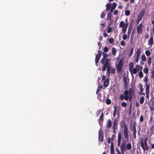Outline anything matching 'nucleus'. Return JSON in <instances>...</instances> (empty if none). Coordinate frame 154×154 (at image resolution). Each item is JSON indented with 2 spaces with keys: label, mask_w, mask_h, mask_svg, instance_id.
I'll list each match as a JSON object with an SVG mask.
<instances>
[{
  "label": "nucleus",
  "mask_w": 154,
  "mask_h": 154,
  "mask_svg": "<svg viewBox=\"0 0 154 154\" xmlns=\"http://www.w3.org/2000/svg\"><path fill=\"white\" fill-rule=\"evenodd\" d=\"M134 91L132 88H129V91L125 90L124 92V94L125 96L122 94H121L120 96V99L122 100H123L124 99L127 100L129 99V96L128 95L134 94Z\"/></svg>",
  "instance_id": "nucleus-1"
},
{
  "label": "nucleus",
  "mask_w": 154,
  "mask_h": 154,
  "mask_svg": "<svg viewBox=\"0 0 154 154\" xmlns=\"http://www.w3.org/2000/svg\"><path fill=\"white\" fill-rule=\"evenodd\" d=\"M120 125L122 128H123V135L125 138L128 139L129 138L128 134L129 131L128 127L126 124V122L125 119L122 120L120 122Z\"/></svg>",
  "instance_id": "nucleus-2"
},
{
  "label": "nucleus",
  "mask_w": 154,
  "mask_h": 154,
  "mask_svg": "<svg viewBox=\"0 0 154 154\" xmlns=\"http://www.w3.org/2000/svg\"><path fill=\"white\" fill-rule=\"evenodd\" d=\"M123 66V60L121 59L119 61L118 63L116 65V67L117 69V72L119 73L122 70Z\"/></svg>",
  "instance_id": "nucleus-3"
},
{
  "label": "nucleus",
  "mask_w": 154,
  "mask_h": 154,
  "mask_svg": "<svg viewBox=\"0 0 154 154\" xmlns=\"http://www.w3.org/2000/svg\"><path fill=\"white\" fill-rule=\"evenodd\" d=\"M118 120L117 119H114L113 122V132L115 133L116 134V129H117V126L118 125Z\"/></svg>",
  "instance_id": "nucleus-4"
},
{
  "label": "nucleus",
  "mask_w": 154,
  "mask_h": 154,
  "mask_svg": "<svg viewBox=\"0 0 154 154\" xmlns=\"http://www.w3.org/2000/svg\"><path fill=\"white\" fill-rule=\"evenodd\" d=\"M141 53V49L140 48H139L137 49V50L135 52V54H136V59L135 60V61L136 63H137L138 61Z\"/></svg>",
  "instance_id": "nucleus-5"
},
{
  "label": "nucleus",
  "mask_w": 154,
  "mask_h": 154,
  "mask_svg": "<svg viewBox=\"0 0 154 154\" xmlns=\"http://www.w3.org/2000/svg\"><path fill=\"white\" fill-rule=\"evenodd\" d=\"M143 25L142 23H140L137 27V32L138 34H142L143 32Z\"/></svg>",
  "instance_id": "nucleus-6"
},
{
  "label": "nucleus",
  "mask_w": 154,
  "mask_h": 154,
  "mask_svg": "<svg viewBox=\"0 0 154 154\" xmlns=\"http://www.w3.org/2000/svg\"><path fill=\"white\" fill-rule=\"evenodd\" d=\"M103 130L101 129L100 130L99 132L98 140L99 141H100L101 143L103 141Z\"/></svg>",
  "instance_id": "nucleus-7"
},
{
  "label": "nucleus",
  "mask_w": 154,
  "mask_h": 154,
  "mask_svg": "<svg viewBox=\"0 0 154 154\" xmlns=\"http://www.w3.org/2000/svg\"><path fill=\"white\" fill-rule=\"evenodd\" d=\"M109 59H106V61L103 64L104 65L102 69V70L103 71H105L106 70V68H107V67L109 66L110 64L109 62Z\"/></svg>",
  "instance_id": "nucleus-8"
},
{
  "label": "nucleus",
  "mask_w": 154,
  "mask_h": 154,
  "mask_svg": "<svg viewBox=\"0 0 154 154\" xmlns=\"http://www.w3.org/2000/svg\"><path fill=\"white\" fill-rule=\"evenodd\" d=\"M102 54H103V57L101 60L100 61L102 64H103L106 61V59H108L107 57L108 56V55L104 52H103Z\"/></svg>",
  "instance_id": "nucleus-9"
},
{
  "label": "nucleus",
  "mask_w": 154,
  "mask_h": 154,
  "mask_svg": "<svg viewBox=\"0 0 154 154\" xmlns=\"http://www.w3.org/2000/svg\"><path fill=\"white\" fill-rule=\"evenodd\" d=\"M120 149L122 154H124V151H125L127 150V149H126V144L125 142L121 144L120 147Z\"/></svg>",
  "instance_id": "nucleus-10"
},
{
  "label": "nucleus",
  "mask_w": 154,
  "mask_h": 154,
  "mask_svg": "<svg viewBox=\"0 0 154 154\" xmlns=\"http://www.w3.org/2000/svg\"><path fill=\"white\" fill-rule=\"evenodd\" d=\"M140 144L141 147L144 151L148 149V146L147 143L144 144L143 141L141 140L140 141Z\"/></svg>",
  "instance_id": "nucleus-11"
},
{
  "label": "nucleus",
  "mask_w": 154,
  "mask_h": 154,
  "mask_svg": "<svg viewBox=\"0 0 154 154\" xmlns=\"http://www.w3.org/2000/svg\"><path fill=\"white\" fill-rule=\"evenodd\" d=\"M103 112H102L101 116H100V118L98 120V122L100 125L102 126L103 121Z\"/></svg>",
  "instance_id": "nucleus-12"
},
{
  "label": "nucleus",
  "mask_w": 154,
  "mask_h": 154,
  "mask_svg": "<svg viewBox=\"0 0 154 154\" xmlns=\"http://www.w3.org/2000/svg\"><path fill=\"white\" fill-rule=\"evenodd\" d=\"M153 43V38L152 36L148 40V44L149 45L151 46Z\"/></svg>",
  "instance_id": "nucleus-13"
},
{
  "label": "nucleus",
  "mask_w": 154,
  "mask_h": 154,
  "mask_svg": "<svg viewBox=\"0 0 154 154\" xmlns=\"http://www.w3.org/2000/svg\"><path fill=\"white\" fill-rule=\"evenodd\" d=\"M109 81L108 79H106L103 82V86L105 87H107L109 85Z\"/></svg>",
  "instance_id": "nucleus-14"
},
{
  "label": "nucleus",
  "mask_w": 154,
  "mask_h": 154,
  "mask_svg": "<svg viewBox=\"0 0 154 154\" xmlns=\"http://www.w3.org/2000/svg\"><path fill=\"white\" fill-rule=\"evenodd\" d=\"M101 56V55L100 54H96L95 59L96 64L98 62Z\"/></svg>",
  "instance_id": "nucleus-15"
},
{
  "label": "nucleus",
  "mask_w": 154,
  "mask_h": 154,
  "mask_svg": "<svg viewBox=\"0 0 154 154\" xmlns=\"http://www.w3.org/2000/svg\"><path fill=\"white\" fill-rule=\"evenodd\" d=\"M129 70L132 75V69L134 67V64L133 62H131L129 64Z\"/></svg>",
  "instance_id": "nucleus-16"
},
{
  "label": "nucleus",
  "mask_w": 154,
  "mask_h": 154,
  "mask_svg": "<svg viewBox=\"0 0 154 154\" xmlns=\"http://www.w3.org/2000/svg\"><path fill=\"white\" fill-rule=\"evenodd\" d=\"M112 125V122L111 120L110 119L108 120L107 122L106 127L109 129H110Z\"/></svg>",
  "instance_id": "nucleus-17"
},
{
  "label": "nucleus",
  "mask_w": 154,
  "mask_h": 154,
  "mask_svg": "<svg viewBox=\"0 0 154 154\" xmlns=\"http://www.w3.org/2000/svg\"><path fill=\"white\" fill-rule=\"evenodd\" d=\"M117 5V4L115 3L114 2L112 3V6L111 8L110 9V13H112L114 10L115 8Z\"/></svg>",
  "instance_id": "nucleus-18"
},
{
  "label": "nucleus",
  "mask_w": 154,
  "mask_h": 154,
  "mask_svg": "<svg viewBox=\"0 0 154 154\" xmlns=\"http://www.w3.org/2000/svg\"><path fill=\"white\" fill-rule=\"evenodd\" d=\"M145 12V10L143 9H142L140 11V12L139 13L138 16L140 17L141 18H142Z\"/></svg>",
  "instance_id": "nucleus-19"
},
{
  "label": "nucleus",
  "mask_w": 154,
  "mask_h": 154,
  "mask_svg": "<svg viewBox=\"0 0 154 154\" xmlns=\"http://www.w3.org/2000/svg\"><path fill=\"white\" fill-rule=\"evenodd\" d=\"M146 87V92H149V89H150V84H146V85H145Z\"/></svg>",
  "instance_id": "nucleus-20"
},
{
  "label": "nucleus",
  "mask_w": 154,
  "mask_h": 154,
  "mask_svg": "<svg viewBox=\"0 0 154 154\" xmlns=\"http://www.w3.org/2000/svg\"><path fill=\"white\" fill-rule=\"evenodd\" d=\"M114 150V144L113 142L111 143L110 146L111 154H113Z\"/></svg>",
  "instance_id": "nucleus-21"
},
{
  "label": "nucleus",
  "mask_w": 154,
  "mask_h": 154,
  "mask_svg": "<svg viewBox=\"0 0 154 154\" xmlns=\"http://www.w3.org/2000/svg\"><path fill=\"white\" fill-rule=\"evenodd\" d=\"M97 94V99L99 100L100 101L102 102L104 100V97L101 96L100 94Z\"/></svg>",
  "instance_id": "nucleus-22"
},
{
  "label": "nucleus",
  "mask_w": 154,
  "mask_h": 154,
  "mask_svg": "<svg viewBox=\"0 0 154 154\" xmlns=\"http://www.w3.org/2000/svg\"><path fill=\"white\" fill-rule=\"evenodd\" d=\"M137 70H141L143 69V66L140 65H137L135 66Z\"/></svg>",
  "instance_id": "nucleus-23"
},
{
  "label": "nucleus",
  "mask_w": 154,
  "mask_h": 154,
  "mask_svg": "<svg viewBox=\"0 0 154 154\" xmlns=\"http://www.w3.org/2000/svg\"><path fill=\"white\" fill-rule=\"evenodd\" d=\"M123 80L124 84L125 86H126L128 84L127 80L126 77L125 76H124L123 78Z\"/></svg>",
  "instance_id": "nucleus-24"
},
{
  "label": "nucleus",
  "mask_w": 154,
  "mask_h": 154,
  "mask_svg": "<svg viewBox=\"0 0 154 154\" xmlns=\"http://www.w3.org/2000/svg\"><path fill=\"white\" fill-rule=\"evenodd\" d=\"M106 10L108 11L110 10V8L111 7V3H109V4L107 3L106 5Z\"/></svg>",
  "instance_id": "nucleus-25"
},
{
  "label": "nucleus",
  "mask_w": 154,
  "mask_h": 154,
  "mask_svg": "<svg viewBox=\"0 0 154 154\" xmlns=\"http://www.w3.org/2000/svg\"><path fill=\"white\" fill-rule=\"evenodd\" d=\"M102 88L103 86L102 85H100V86H99L97 88V89L96 91V94H98L99 92L100 91L101 89Z\"/></svg>",
  "instance_id": "nucleus-26"
},
{
  "label": "nucleus",
  "mask_w": 154,
  "mask_h": 154,
  "mask_svg": "<svg viewBox=\"0 0 154 154\" xmlns=\"http://www.w3.org/2000/svg\"><path fill=\"white\" fill-rule=\"evenodd\" d=\"M112 54L114 55H115L116 52V48L113 47L112 49Z\"/></svg>",
  "instance_id": "nucleus-27"
},
{
  "label": "nucleus",
  "mask_w": 154,
  "mask_h": 154,
  "mask_svg": "<svg viewBox=\"0 0 154 154\" xmlns=\"http://www.w3.org/2000/svg\"><path fill=\"white\" fill-rule=\"evenodd\" d=\"M136 122H134L133 125V133H136Z\"/></svg>",
  "instance_id": "nucleus-28"
},
{
  "label": "nucleus",
  "mask_w": 154,
  "mask_h": 154,
  "mask_svg": "<svg viewBox=\"0 0 154 154\" xmlns=\"http://www.w3.org/2000/svg\"><path fill=\"white\" fill-rule=\"evenodd\" d=\"M131 145L130 143H128L126 146V149H127V150H130L131 149Z\"/></svg>",
  "instance_id": "nucleus-29"
},
{
  "label": "nucleus",
  "mask_w": 154,
  "mask_h": 154,
  "mask_svg": "<svg viewBox=\"0 0 154 154\" xmlns=\"http://www.w3.org/2000/svg\"><path fill=\"white\" fill-rule=\"evenodd\" d=\"M125 23L123 21H121L119 24V27H122V28L125 27Z\"/></svg>",
  "instance_id": "nucleus-30"
},
{
  "label": "nucleus",
  "mask_w": 154,
  "mask_h": 154,
  "mask_svg": "<svg viewBox=\"0 0 154 154\" xmlns=\"http://www.w3.org/2000/svg\"><path fill=\"white\" fill-rule=\"evenodd\" d=\"M112 17V14L111 13H110L109 12H108L107 14V20H110L111 19Z\"/></svg>",
  "instance_id": "nucleus-31"
},
{
  "label": "nucleus",
  "mask_w": 154,
  "mask_h": 154,
  "mask_svg": "<svg viewBox=\"0 0 154 154\" xmlns=\"http://www.w3.org/2000/svg\"><path fill=\"white\" fill-rule=\"evenodd\" d=\"M131 32V26H129L128 28V31L127 32V35L128 36V37H129V35H130Z\"/></svg>",
  "instance_id": "nucleus-32"
},
{
  "label": "nucleus",
  "mask_w": 154,
  "mask_h": 154,
  "mask_svg": "<svg viewBox=\"0 0 154 154\" xmlns=\"http://www.w3.org/2000/svg\"><path fill=\"white\" fill-rule=\"evenodd\" d=\"M141 58L142 61H145L146 60V57L144 54H143L141 55Z\"/></svg>",
  "instance_id": "nucleus-33"
},
{
  "label": "nucleus",
  "mask_w": 154,
  "mask_h": 154,
  "mask_svg": "<svg viewBox=\"0 0 154 154\" xmlns=\"http://www.w3.org/2000/svg\"><path fill=\"white\" fill-rule=\"evenodd\" d=\"M144 98L143 97H141L140 99V104H142L144 101Z\"/></svg>",
  "instance_id": "nucleus-34"
},
{
  "label": "nucleus",
  "mask_w": 154,
  "mask_h": 154,
  "mask_svg": "<svg viewBox=\"0 0 154 154\" xmlns=\"http://www.w3.org/2000/svg\"><path fill=\"white\" fill-rule=\"evenodd\" d=\"M134 48V47H132L131 49L130 53V54H129V57H131L132 56V55L133 53V52Z\"/></svg>",
  "instance_id": "nucleus-35"
},
{
  "label": "nucleus",
  "mask_w": 154,
  "mask_h": 154,
  "mask_svg": "<svg viewBox=\"0 0 154 154\" xmlns=\"http://www.w3.org/2000/svg\"><path fill=\"white\" fill-rule=\"evenodd\" d=\"M116 111H117V107L116 106H115L114 107V110L113 113V117H115V116L116 115Z\"/></svg>",
  "instance_id": "nucleus-36"
},
{
  "label": "nucleus",
  "mask_w": 154,
  "mask_h": 154,
  "mask_svg": "<svg viewBox=\"0 0 154 154\" xmlns=\"http://www.w3.org/2000/svg\"><path fill=\"white\" fill-rule=\"evenodd\" d=\"M111 67L110 66V65L107 67L106 69V72L108 73L109 74L110 72V71L111 70Z\"/></svg>",
  "instance_id": "nucleus-37"
},
{
  "label": "nucleus",
  "mask_w": 154,
  "mask_h": 154,
  "mask_svg": "<svg viewBox=\"0 0 154 154\" xmlns=\"http://www.w3.org/2000/svg\"><path fill=\"white\" fill-rule=\"evenodd\" d=\"M142 18H141L140 17H139L138 16V17L137 19V20L136 21L137 24H139L140 21L141 20Z\"/></svg>",
  "instance_id": "nucleus-38"
},
{
  "label": "nucleus",
  "mask_w": 154,
  "mask_h": 154,
  "mask_svg": "<svg viewBox=\"0 0 154 154\" xmlns=\"http://www.w3.org/2000/svg\"><path fill=\"white\" fill-rule=\"evenodd\" d=\"M152 58L151 57H149L148 58V64L149 66H150L151 64Z\"/></svg>",
  "instance_id": "nucleus-39"
},
{
  "label": "nucleus",
  "mask_w": 154,
  "mask_h": 154,
  "mask_svg": "<svg viewBox=\"0 0 154 154\" xmlns=\"http://www.w3.org/2000/svg\"><path fill=\"white\" fill-rule=\"evenodd\" d=\"M114 40L113 38H111L109 39V42L110 44H112L114 42Z\"/></svg>",
  "instance_id": "nucleus-40"
},
{
  "label": "nucleus",
  "mask_w": 154,
  "mask_h": 154,
  "mask_svg": "<svg viewBox=\"0 0 154 154\" xmlns=\"http://www.w3.org/2000/svg\"><path fill=\"white\" fill-rule=\"evenodd\" d=\"M128 36L126 34H125L122 36V39L123 40H125L128 38Z\"/></svg>",
  "instance_id": "nucleus-41"
},
{
  "label": "nucleus",
  "mask_w": 154,
  "mask_h": 154,
  "mask_svg": "<svg viewBox=\"0 0 154 154\" xmlns=\"http://www.w3.org/2000/svg\"><path fill=\"white\" fill-rule=\"evenodd\" d=\"M118 140L120 141L121 140V134L120 132L118 133Z\"/></svg>",
  "instance_id": "nucleus-42"
},
{
  "label": "nucleus",
  "mask_w": 154,
  "mask_h": 154,
  "mask_svg": "<svg viewBox=\"0 0 154 154\" xmlns=\"http://www.w3.org/2000/svg\"><path fill=\"white\" fill-rule=\"evenodd\" d=\"M148 77L147 76H145L144 78V81L145 82V85H146V84H148Z\"/></svg>",
  "instance_id": "nucleus-43"
},
{
  "label": "nucleus",
  "mask_w": 154,
  "mask_h": 154,
  "mask_svg": "<svg viewBox=\"0 0 154 154\" xmlns=\"http://www.w3.org/2000/svg\"><path fill=\"white\" fill-rule=\"evenodd\" d=\"M132 74L134 73V74H136L137 72V70L136 68H134L132 69Z\"/></svg>",
  "instance_id": "nucleus-44"
},
{
  "label": "nucleus",
  "mask_w": 154,
  "mask_h": 154,
  "mask_svg": "<svg viewBox=\"0 0 154 154\" xmlns=\"http://www.w3.org/2000/svg\"><path fill=\"white\" fill-rule=\"evenodd\" d=\"M143 72L146 74L147 73L149 72V70L148 68L145 67L143 70Z\"/></svg>",
  "instance_id": "nucleus-45"
},
{
  "label": "nucleus",
  "mask_w": 154,
  "mask_h": 154,
  "mask_svg": "<svg viewBox=\"0 0 154 154\" xmlns=\"http://www.w3.org/2000/svg\"><path fill=\"white\" fill-rule=\"evenodd\" d=\"M127 105V103L125 102H123L121 103V106L122 107H125Z\"/></svg>",
  "instance_id": "nucleus-46"
},
{
  "label": "nucleus",
  "mask_w": 154,
  "mask_h": 154,
  "mask_svg": "<svg viewBox=\"0 0 154 154\" xmlns=\"http://www.w3.org/2000/svg\"><path fill=\"white\" fill-rule=\"evenodd\" d=\"M145 54H146V55L147 56H149L150 54H151V53H150V51L148 50H146L145 51Z\"/></svg>",
  "instance_id": "nucleus-47"
},
{
  "label": "nucleus",
  "mask_w": 154,
  "mask_h": 154,
  "mask_svg": "<svg viewBox=\"0 0 154 154\" xmlns=\"http://www.w3.org/2000/svg\"><path fill=\"white\" fill-rule=\"evenodd\" d=\"M106 14L105 13V12H103L101 14L100 17L101 18H103L106 15Z\"/></svg>",
  "instance_id": "nucleus-48"
},
{
  "label": "nucleus",
  "mask_w": 154,
  "mask_h": 154,
  "mask_svg": "<svg viewBox=\"0 0 154 154\" xmlns=\"http://www.w3.org/2000/svg\"><path fill=\"white\" fill-rule=\"evenodd\" d=\"M111 103V100L109 99H107L106 100V103L107 105H109Z\"/></svg>",
  "instance_id": "nucleus-49"
},
{
  "label": "nucleus",
  "mask_w": 154,
  "mask_h": 154,
  "mask_svg": "<svg viewBox=\"0 0 154 154\" xmlns=\"http://www.w3.org/2000/svg\"><path fill=\"white\" fill-rule=\"evenodd\" d=\"M127 28L125 27L123 28L122 29V32L124 34H125L126 32Z\"/></svg>",
  "instance_id": "nucleus-50"
},
{
  "label": "nucleus",
  "mask_w": 154,
  "mask_h": 154,
  "mask_svg": "<svg viewBox=\"0 0 154 154\" xmlns=\"http://www.w3.org/2000/svg\"><path fill=\"white\" fill-rule=\"evenodd\" d=\"M125 14L127 16H129L130 14V11L128 10L126 11L125 12Z\"/></svg>",
  "instance_id": "nucleus-51"
},
{
  "label": "nucleus",
  "mask_w": 154,
  "mask_h": 154,
  "mask_svg": "<svg viewBox=\"0 0 154 154\" xmlns=\"http://www.w3.org/2000/svg\"><path fill=\"white\" fill-rule=\"evenodd\" d=\"M110 72L113 73L115 74V69L114 68H112L111 69Z\"/></svg>",
  "instance_id": "nucleus-52"
},
{
  "label": "nucleus",
  "mask_w": 154,
  "mask_h": 154,
  "mask_svg": "<svg viewBox=\"0 0 154 154\" xmlns=\"http://www.w3.org/2000/svg\"><path fill=\"white\" fill-rule=\"evenodd\" d=\"M103 51L105 52H107L109 51V48L108 47H105L103 48Z\"/></svg>",
  "instance_id": "nucleus-53"
},
{
  "label": "nucleus",
  "mask_w": 154,
  "mask_h": 154,
  "mask_svg": "<svg viewBox=\"0 0 154 154\" xmlns=\"http://www.w3.org/2000/svg\"><path fill=\"white\" fill-rule=\"evenodd\" d=\"M139 76L140 78H141L143 77V74L142 71H140L139 73Z\"/></svg>",
  "instance_id": "nucleus-54"
},
{
  "label": "nucleus",
  "mask_w": 154,
  "mask_h": 154,
  "mask_svg": "<svg viewBox=\"0 0 154 154\" xmlns=\"http://www.w3.org/2000/svg\"><path fill=\"white\" fill-rule=\"evenodd\" d=\"M116 137V135L115 134H113V135H112L111 139V141H112V142H113L114 141V138L115 137Z\"/></svg>",
  "instance_id": "nucleus-55"
},
{
  "label": "nucleus",
  "mask_w": 154,
  "mask_h": 154,
  "mask_svg": "<svg viewBox=\"0 0 154 154\" xmlns=\"http://www.w3.org/2000/svg\"><path fill=\"white\" fill-rule=\"evenodd\" d=\"M149 105L154 106V100L151 101Z\"/></svg>",
  "instance_id": "nucleus-56"
},
{
  "label": "nucleus",
  "mask_w": 154,
  "mask_h": 154,
  "mask_svg": "<svg viewBox=\"0 0 154 154\" xmlns=\"http://www.w3.org/2000/svg\"><path fill=\"white\" fill-rule=\"evenodd\" d=\"M101 111V109H100L99 110H97L96 112V115L97 116H98L100 114V112Z\"/></svg>",
  "instance_id": "nucleus-57"
},
{
  "label": "nucleus",
  "mask_w": 154,
  "mask_h": 154,
  "mask_svg": "<svg viewBox=\"0 0 154 154\" xmlns=\"http://www.w3.org/2000/svg\"><path fill=\"white\" fill-rule=\"evenodd\" d=\"M149 107L151 111H153L154 110V106H152L151 105H149Z\"/></svg>",
  "instance_id": "nucleus-58"
},
{
  "label": "nucleus",
  "mask_w": 154,
  "mask_h": 154,
  "mask_svg": "<svg viewBox=\"0 0 154 154\" xmlns=\"http://www.w3.org/2000/svg\"><path fill=\"white\" fill-rule=\"evenodd\" d=\"M152 24H153L152 27V31L153 32H154V20H152L151 21Z\"/></svg>",
  "instance_id": "nucleus-59"
},
{
  "label": "nucleus",
  "mask_w": 154,
  "mask_h": 154,
  "mask_svg": "<svg viewBox=\"0 0 154 154\" xmlns=\"http://www.w3.org/2000/svg\"><path fill=\"white\" fill-rule=\"evenodd\" d=\"M120 45L123 46L125 45V41L124 40L120 42Z\"/></svg>",
  "instance_id": "nucleus-60"
},
{
  "label": "nucleus",
  "mask_w": 154,
  "mask_h": 154,
  "mask_svg": "<svg viewBox=\"0 0 154 154\" xmlns=\"http://www.w3.org/2000/svg\"><path fill=\"white\" fill-rule=\"evenodd\" d=\"M140 122H142L143 120V117L142 115H141L140 117Z\"/></svg>",
  "instance_id": "nucleus-61"
},
{
  "label": "nucleus",
  "mask_w": 154,
  "mask_h": 154,
  "mask_svg": "<svg viewBox=\"0 0 154 154\" xmlns=\"http://www.w3.org/2000/svg\"><path fill=\"white\" fill-rule=\"evenodd\" d=\"M112 31V28L111 27H109L107 30V32L108 33H110V32Z\"/></svg>",
  "instance_id": "nucleus-62"
},
{
  "label": "nucleus",
  "mask_w": 154,
  "mask_h": 154,
  "mask_svg": "<svg viewBox=\"0 0 154 154\" xmlns=\"http://www.w3.org/2000/svg\"><path fill=\"white\" fill-rule=\"evenodd\" d=\"M112 141L111 140V138L110 137H109L108 139L107 140V142L108 143H111L112 142H111Z\"/></svg>",
  "instance_id": "nucleus-63"
},
{
  "label": "nucleus",
  "mask_w": 154,
  "mask_h": 154,
  "mask_svg": "<svg viewBox=\"0 0 154 154\" xmlns=\"http://www.w3.org/2000/svg\"><path fill=\"white\" fill-rule=\"evenodd\" d=\"M144 36L145 39H147L149 38V35L148 34H146Z\"/></svg>",
  "instance_id": "nucleus-64"
}]
</instances>
